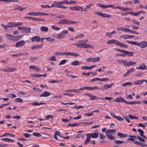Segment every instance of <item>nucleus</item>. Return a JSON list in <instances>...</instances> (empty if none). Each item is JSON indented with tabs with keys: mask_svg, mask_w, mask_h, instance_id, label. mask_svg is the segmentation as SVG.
Returning <instances> with one entry per match:
<instances>
[{
	"mask_svg": "<svg viewBox=\"0 0 147 147\" xmlns=\"http://www.w3.org/2000/svg\"><path fill=\"white\" fill-rule=\"evenodd\" d=\"M88 42V40H81L78 42V44H74V45H76L77 47L85 49L90 48L92 49L93 48V47L90 44H86Z\"/></svg>",
	"mask_w": 147,
	"mask_h": 147,
	"instance_id": "1",
	"label": "nucleus"
},
{
	"mask_svg": "<svg viewBox=\"0 0 147 147\" xmlns=\"http://www.w3.org/2000/svg\"><path fill=\"white\" fill-rule=\"evenodd\" d=\"M126 42L130 44L134 45L136 46H140L142 48H145L147 46V42L145 41H142L140 43L135 41H130L128 40H126Z\"/></svg>",
	"mask_w": 147,
	"mask_h": 147,
	"instance_id": "2",
	"label": "nucleus"
},
{
	"mask_svg": "<svg viewBox=\"0 0 147 147\" xmlns=\"http://www.w3.org/2000/svg\"><path fill=\"white\" fill-rule=\"evenodd\" d=\"M77 22L71 20H70L67 19H64L60 20L58 22L59 24L69 25L75 24H76Z\"/></svg>",
	"mask_w": 147,
	"mask_h": 147,
	"instance_id": "3",
	"label": "nucleus"
},
{
	"mask_svg": "<svg viewBox=\"0 0 147 147\" xmlns=\"http://www.w3.org/2000/svg\"><path fill=\"white\" fill-rule=\"evenodd\" d=\"M68 31L66 30H63L59 34H58L57 35H55V36L57 39H59L63 38L65 35L64 34H67L68 33Z\"/></svg>",
	"mask_w": 147,
	"mask_h": 147,
	"instance_id": "4",
	"label": "nucleus"
},
{
	"mask_svg": "<svg viewBox=\"0 0 147 147\" xmlns=\"http://www.w3.org/2000/svg\"><path fill=\"white\" fill-rule=\"evenodd\" d=\"M97 5L103 9H106L109 7H112L114 9H117V7H114V5H112L111 4H109L107 5H106L105 4H102L100 3H98L97 4Z\"/></svg>",
	"mask_w": 147,
	"mask_h": 147,
	"instance_id": "5",
	"label": "nucleus"
},
{
	"mask_svg": "<svg viewBox=\"0 0 147 147\" xmlns=\"http://www.w3.org/2000/svg\"><path fill=\"white\" fill-rule=\"evenodd\" d=\"M87 136L90 137L92 138H97L98 136V131L96 130L94 133H87L86 134Z\"/></svg>",
	"mask_w": 147,
	"mask_h": 147,
	"instance_id": "6",
	"label": "nucleus"
},
{
	"mask_svg": "<svg viewBox=\"0 0 147 147\" xmlns=\"http://www.w3.org/2000/svg\"><path fill=\"white\" fill-rule=\"evenodd\" d=\"M100 60V58L98 57H96L94 58L90 57L86 59V61L88 62H94L99 61Z\"/></svg>",
	"mask_w": 147,
	"mask_h": 147,
	"instance_id": "7",
	"label": "nucleus"
},
{
	"mask_svg": "<svg viewBox=\"0 0 147 147\" xmlns=\"http://www.w3.org/2000/svg\"><path fill=\"white\" fill-rule=\"evenodd\" d=\"M113 101L118 102H124L125 103L126 101L123 98L121 97H119L116 98L114 100H113Z\"/></svg>",
	"mask_w": 147,
	"mask_h": 147,
	"instance_id": "8",
	"label": "nucleus"
},
{
	"mask_svg": "<svg viewBox=\"0 0 147 147\" xmlns=\"http://www.w3.org/2000/svg\"><path fill=\"white\" fill-rule=\"evenodd\" d=\"M113 84L114 83H113L110 84H106L100 88L99 90H106L107 88H111Z\"/></svg>",
	"mask_w": 147,
	"mask_h": 147,
	"instance_id": "9",
	"label": "nucleus"
},
{
	"mask_svg": "<svg viewBox=\"0 0 147 147\" xmlns=\"http://www.w3.org/2000/svg\"><path fill=\"white\" fill-rule=\"evenodd\" d=\"M25 43V41L21 40L17 42L15 44V46L17 47H19L24 45Z\"/></svg>",
	"mask_w": 147,
	"mask_h": 147,
	"instance_id": "10",
	"label": "nucleus"
},
{
	"mask_svg": "<svg viewBox=\"0 0 147 147\" xmlns=\"http://www.w3.org/2000/svg\"><path fill=\"white\" fill-rule=\"evenodd\" d=\"M14 8V9H13V10H18L20 11H22L26 9V7H22L21 6L17 5L15 6Z\"/></svg>",
	"mask_w": 147,
	"mask_h": 147,
	"instance_id": "11",
	"label": "nucleus"
},
{
	"mask_svg": "<svg viewBox=\"0 0 147 147\" xmlns=\"http://www.w3.org/2000/svg\"><path fill=\"white\" fill-rule=\"evenodd\" d=\"M136 68L138 70H146V66L144 63H142L139 67H136Z\"/></svg>",
	"mask_w": 147,
	"mask_h": 147,
	"instance_id": "12",
	"label": "nucleus"
},
{
	"mask_svg": "<svg viewBox=\"0 0 147 147\" xmlns=\"http://www.w3.org/2000/svg\"><path fill=\"white\" fill-rule=\"evenodd\" d=\"M135 70V69L134 68H132L127 70L126 73L123 75V77H125L127 76L129 74L133 72Z\"/></svg>",
	"mask_w": 147,
	"mask_h": 147,
	"instance_id": "13",
	"label": "nucleus"
},
{
	"mask_svg": "<svg viewBox=\"0 0 147 147\" xmlns=\"http://www.w3.org/2000/svg\"><path fill=\"white\" fill-rule=\"evenodd\" d=\"M40 38L38 36H36L32 37L31 38L32 42L36 41L39 42L40 41Z\"/></svg>",
	"mask_w": 147,
	"mask_h": 147,
	"instance_id": "14",
	"label": "nucleus"
},
{
	"mask_svg": "<svg viewBox=\"0 0 147 147\" xmlns=\"http://www.w3.org/2000/svg\"><path fill=\"white\" fill-rule=\"evenodd\" d=\"M55 133L54 135V139L56 140H57L58 139L57 138V137L56 136V135H58L59 137L62 138L63 136H61V133L59 132V131L58 130H56L55 131Z\"/></svg>",
	"mask_w": 147,
	"mask_h": 147,
	"instance_id": "15",
	"label": "nucleus"
},
{
	"mask_svg": "<svg viewBox=\"0 0 147 147\" xmlns=\"http://www.w3.org/2000/svg\"><path fill=\"white\" fill-rule=\"evenodd\" d=\"M134 36L129 35H123L120 36V37L125 39H128L134 37Z\"/></svg>",
	"mask_w": 147,
	"mask_h": 147,
	"instance_id": "16",
	"label": "nucleus"
},
{
	"mask_svg": "<svg viewBox=\"0 0 147 147\" xmlns=\"http://www.w3.org/2000/svg\"><path fill=\"white\" fill-rule=\"evenodd\" d=\"M3 71L6 72H10L16 71V68H13L10 67H8L5 69H2Z\"/></svg>",
	"mask_w": 147,
	"mask_h": 147,
	"instance_id": "17",
	"label": "nucleus"
},
{
	"mask_svg": "<svg viewBox=\"0 0 147 147\" xmlns=\"http://www.w3.org/2000/svg\"><path fill=\"white\" fill-rule=\"evenodd\" d=\"M117 8L118 9L124 11L132 10V9L130 7H126L125 8H124L122 7L118 6Z\"/></svg>",
	"mask_w": 147,
	"mask_h": 147,
	"instance_id": "18",
	"label": "nucleus"
},
{
	"mask_svg": "<svg viewBox=\"0 0 147 147\" xmlns=\"http://www.w3.org/2000/svg\"><path fill=\"white\" fill-rule=\"evenodd\" d=\"M123 54H125V55H127L128 57H129V56H133L134 53L133 52L124 50Z\"/></svg>",
	"mask_w": 147,
	"mask_h": 147,
	"instance_id": "19",
	"label": "nucleus"
},
{
	"mask_svg": "<svg viewBox=\"0 0 147 147\" xmlns=\"http://www.w3.org/2000/svg\"><path fill=\"white\" fill-rule=\"evenodd\" d=\"M51 95V93L47 91H45L42 94H41L40 96V97H47Z\"/></svg>",
	"mask_w": 147,
	"mask_h": 147,
	"instance_id": "20",
	"label": "nucleus"
},
{
	"mask_svg": "<svg viewBox=\"0 0 147 147\" xmlns=\"http://www.w3.org/2000/svg\"><path fill=\"white\" fill-rule=\"evenodd\" d=\"M118 41V40H117L115 39H113L112 40H109L107 42V44H114L117 45Z\"/></svg>",
	"mask_w": 147,
	"mask_h": 147,
	"instance_id": "21",
	"label": "nucleus"
},
{
	"mask_svg": "<svg viewBox=\"0 0 147 147\" xmlns=\"http://www.w3.org/2000/svg\"><path fill=\"white\" fill-rule=\"evenodd\" d=\"M96 67V65H92L90 66H83L81 67V69H84L91 70L92 68Z\"/></svg>",
	"mask_w": 147,
	"mask_h": 147,
	"instance_id": "22",
	"label": "nucleus"
},
{
	"mask_svg": "<svg viewBox=\"0 0 147 147\" xmlns=\"http://www.w3.org/2000/svg\"><path fill=\"white\" fill-rule=\"evenodd\" d=\"M116 131V130L113 129H108L105 132L106 135H111L112 133Z\"/></svg>",
	"mask_w": 147,
	"mask_h": 147,
	"instance_id": "23",
	"label": "nucleus"
},
{
	"mask_svg": "<svg viewBox=\"0 0 147 147\" xmlns=\"http://www.w3.org/2000/svg\"><path fill=\"white\" fill-rule=\"evenodd\" d=\"M138 131L140 133V134L141 136L143 138H144L146 139H147L146 136L143 135V134L144 133V132L141 129H138Z\"/></svg>",
	"mask_w": 147,
	"mask_h": 147,
	"instance_id": "24",
	"label": "nucleus"
},
{
	"mask_svg": "<svg viewBox=\"0 0 147 147\" xmlns=\"http://www.w3.org/2000/svg\"><path fill=\"white\" fill-rule=\"evenodd\" d=\"M117 45L120 46L122 47H125L127 48V46L123 43L119 41H118Z\"/></svg>",
	"mask_w": 147,
	"mask_h": 147,
	"instance_id": "25",
	"label": "nucleus"
},
{
	"mask_svg": "<svg viewBox=\"0 0 147 147\" xmlns=\"http://www.w3.org/2000/svg\"><path fill=\"white\" fill-rule=\"evenodd\" d=\"M29 68L30 69H33L37 71H40V68L36 66L35 65H31L30 66Z\"/></svg>",
	"mask_w": 147,
	"mask_h": 147,
	"instance_id": "26",
	"label": "nucleus"
},
{
	"mask_svg": "<svg viewBox=\"0 0 147 147\" xmlns=\"http://www.w3.org/2000/svg\"><path fill=\"white\" fill-rule=\"evenodd\" d=\"M23 36V35H19L17 36H14L13 40L15 41H17L20 40Z\"/></svg>",
	"mask_w": 147,
	"mask_h": 147,
	"instance_id": "27",
	"label": "nucleus"
},
{
	"mask_svg": "<svg viewBox=\"0 0 147 147\" xmlns=\"http://www.w3.org/2000/svg\"><path fill=\"white\" fill-rule=\"evenodd\" d=\"M40 30L42 32H47L48 31V28L45 26H42L40 28Z\"/></svg>",
	"mask_w": 147,
	"mask_h": 147,
	"instance_id": "28",
	"label": "nucleus"
},
{
	"mask_svg": "<svg viewBox=\"0 0 147 147\" xmlns=\"http://www.w3.org/2000/svg\"><path fill=\"white\" fill-rule=\"evenodd\" d=\"M134 143L137 145L140 146L142 147H144L145 146H147V145L146 144L144 143L140 142L139 141H138L134 142Z\"/></svg>",
	"mask_w": 147,
	"mask_h": 147,
	"instance_id": "29",
	"label": "nucleus"
},
{
	"mask_svg": "<svg viewBox=\"0 0 147 147\" xmlns=\"http://www.w3.org/2000/svg\"><path fill=\"white\" fill-rule=\"evenodd\" d=\"M5 36L7 39H8L12 40H13L14 36L11 35L9 34H6L5 35Z\"/></svg>",
	"mask_w": 147,
	"mask_h": 147,
	"instance_id": "30",
	"label": "nucleus"
},
{
	"mask_svg": "<svg viewBox=\"0 0 147 147\" xmlns=\"http://www.w3.org/2000/svg\"><path fill=\"white\" fill-rule=\"evenodd\" d=\"M42 46L43 44H42L40 45L34 46L31 48V49H41L42 48Z\"/></svg>",
	"mask_w": 147,
	"mask_h": 147,
	"instance_id": "31",
	"label": "nucleus"
},
{
	"mask_svg": "<svg viewBox=\"0 0 147 147\" xmlns=\"http://www.w3.org/2000/svg\"><path fill=\"white\" fill-rule=\"evenodd\" d=\"M31 29L30 28H26L25 27L23 30V33H29L31 31Z\"/></svg>",
	"mask_w": 147,
	"mask_h": 147,
	"instance_id": "32",
	"label": "nucleus"
},
{
	"mask_svg": "<svg viewBox=\"0 0 147 147\" xmlns=\"http://www.w3.org/2000/svg\"><path fill=\"white\" fill-rule=\"evenodd\" d=\"M117 135L121 138L126 137L127 136V135L125 134H122L118 132L117 133Z\"/></svg>",
	"mask_w": 147,
	"mask_h": 147,
	"instance_id": "33",
	"label": "nucleus"
},
{
	"mask_svg": "<svg viewBox=\"0 0 147 147\" xmlns=\"http://www.w3.org/2000/svg\"><path fill=\"white\" fill-rule=\"evenodd\" d=\"M7 27L8 28H13L15 27V22H11L8 23Z\"/></svg>",
	"mask_w": 147,
	"mask_h": 147,
	"instance_id": "34",
	"label": "nucleus"
},
{
	"mask_svg": "<svg viewBox=\"0 0 147 147\" xmlns=\"http://www.w3.org/2000/svg\"><path fill=\"white\" fill-rule=\"evenodd\" d=\"M1 140H2L9 142H13L14 141L13 140L7 138H2Z\"/></svg>",
	"mask_w": 147,
	"mask_h": 147,
	"instance_id": "35",
	"label": "nucleus"
},
{
	"mask_svg": "<svg viewBox=\"0 0 147 147\" xmlns=\"http://www.w3.org/2000/svg\"><path fill=\"white\" fill-rule=\"evenodd\" d=\"M117 61L119 63L126 66L127 61L125 60H118Z\"/></svg>",
	"mask_w": 147,
	"mask_h": 147,
	"instance_id": "36",
	"label": "nucleus"
},
{
	"mask_svg": "<svg viewBox=\"0 0 147 147\" xmlns=\"http://www.w3.org/2000/svg\"><path fill=\"white\" fill-rule=\"evenodd\" d=\"M143 83V79L141 80H137L134 81L133 84H134L140 85Z\"/></svg>",
	"mask_w": 147,
	"mask_h": 147,
	"instance_id": "37",
	"label": "nucleus"
},
{
	"mask_svg": "<svg viewBox=\"0 0 147 147\" xmlns=\"http://www.w3.org/2000/svg\"><path fill=\"white\" fill-rule=\"evenodd\" d=\"M80 63H81L80 62H79L77 60L73 61L71 63V64L73 65H78Z\"/></svg>",
	"mask_w": 147,
	"mask_h": 147,
	"instance_id": "38",
	"label": "nucleus"
},
{
	"mask_svg": "<svg viewBox=\"0 0 147 147\" xmlns=\"http://www.w3.org/2000/svg\"><path fill=\"white\" fill-rule=\"evenodd\" d=\"M95 14H97V15H98V16H101L103 17H105L106 13H101V12H96L95 13Z\"/></svg>",
	"mask_w": 147,
	"mask_h": 147,
	"instance_id": "39",
	"label": "nucleus"
},
{
	"mask_svg": "<svg viewBox=\"0 0 147 147\" xmlns=\"http://www.w3.org/2000/svg\"><path fill=\"white\" fill-rule=\"evenodd\" d=\"M89 97H90L91 100L92 101L94 100L95 99H98V97L96 96L93 95L91 94H90Z\"/></svg>",
	"mask_w": 147,
	"mask_h": 147,
	"instance_id": "40",
	"label": "nucleus"
},
{
	"mask_svg": "<svg viewBox=\"0 0 147 147\" xmlns=\"http://www.w3.org/2000/svg\"><path fill=\"white\" fill-rule=\"evenodd\" d=\"M28 14L30 16H38V12H31L28 13Z\"/></svg>",
	"mask_w": 147,
	"mask_h": 147,
	"instance_id": "41",
	"label": "nucleus"
},
{
	"mask_svg": "<svg viewBox=\"0 0 147 147\" xmlns=\"http://www.w3.org/2000/svg\"><path fill=\"white\" fill-rule=\"evenodd\" d=\"M114 143L116 145H119L123 143L124 141L119 140H116L114 141Z\"/></svg>",
	"mask_w": 147,
	"mask_h": 147,
	"instance_id": "42",
	"label": "nucleus"
},
{
	"mask_svg": "<svg viewBox=\"0 0 147 147\" xmlns=\"http://www.w3.org/2000/svg\"><path fill=\"white\" fill-rule=\"evenodd\" d=\"M108 139L111 140H113L115 139V137L111 135H106Z\"/></svg>",
	"mask_w": 147,
	"mask_h": 147,
	"instance_id": "43",
	"label": "nucleus"
},
{
	"mask_svg": "<svg viewBox=\"0 0 147 147\" xmlns=\"http://www.w3.org/2000/svg\"><path fill=\"white\" fill-rule=\"evenodd\" d=\"M136 62L133 61H127L126 66H129L130 65H135L136 64Z\"/></svg>",
	"mask_w": 147,
	"mask_h": 147,
	"instance_id": "44",
	"label": "nucleus"
},
{
	"mask_svg": "<svg viewBox=\"0 0 147 147\" xmlns=\"http://www.w3.org/2000/svg\"><path fill=\"white\" fill-rule=\"evenodd\" d=\"M68 55H71V56L77 57L79 56V55L76 53H74L71 52H69Z\"/></svg>",
	"mask_w": 147,
	"mask_h": 147,
	"instance_id": "45",
	"label": "nucleus"
},
{
	"mask_svg": "<svg viewBox=\"0 0 147 147\" xmlns=\"http://www.w3.org/2000/svg\"><path fill=\"white\" fill-rule=\"evenodd\" d=\"M90 137L87 136L86 138V140L84 143V144L85 145L87 144L88 142H89L90 141Z\"/></svg>",
	"mask_w": 147,
	"mask_h": 147,
	"instance_id": "46",
	"label": "nucleus"
},
{
	"mask_svg": "<svg viewBox=\"0 0 147 147\" xmlns=\"http://www.w3.org/2000/svg\"><path fill=\"white\" fill-rule=\"evenodd\" d=\"M14 101L15 102H22L23 101V100L20 98H17L15 99L14 100Z\"/></svg>",
	"mask_w": 147,
	"mask_h": 147,
	"instance_id": "47",
	"label": "nucleus"
},
{
	"mask_svg": "<svg viewBox=\"0 0 147 147\" xmlns=\"http://www.w3.org/2000/svg\"><path fill=\"white\" fill-rule=\"evenodd\" d=\"M7 96L9 97L12 98H14L16 97V95L14 94H8Z\"/></svg>",
	"mask_w": 147,
	"mask_h": 147,
	"instance_id": "48",
	"label": "nucleus"
},
{
	"mask_svg": "<svg viewBox=\"0 0 147 147\" xmlns=\"http://www.w3.org/2000/svg\"><path fill=\"white\" fill-rule=\"evenodd\" d=\"M132 83L131 82H126L122 84L123 87H125L127 85H131L132 84Z\"/></svg>",
	"mask_w": 147,
	"mask_h": 147,
	"instance_id": "49",
	"label": "nucleus"
},
{
	"mask_svg": "<svg viewBox=\"0 0 147 147\" xmlns=\"http://www.w3.org/2000/svg\"><path fill=\"white\" fill-rule=\"evenodd\" d=\"M128 14H130L131 15H132L133 16H137L139 15L138 12H134L133 11L129 12V13H128Z\"/></svg>",
	"mask_w": 147,
	"mask_h": 147,
	"instance_id": "50",
	"label": "nucleus"
},
{
	"mask_svg": "<svg viewBox=\"0 0 147 147\" xmlns=\"http://www.w3.org/2000/svg\"><path fill=\"white\" fill-rule=\"evenodd\" d=\"M45 39H46L47 40L51 42H53L55 40L54 38H52L49 37L45 38Z\"/></svg>",
	"mask_w": 147,
	"mask_h": 147,
	"instance_id": "51",
	"label": "nucleus"
},
{
	"mask_svg": "<svg viewBox=\"0 0 147 147\" xmlns=\"http://www.w3.org/2000/svg\"><path fill=\"white\" fill-rule=\"evenodd\" d=\"M84 137V135L82 134H79L75 136V138L77 139L82 138Z\"/></svg>",
	"mask_w": 147,
	"mask_h": 147,
	"instance_id": "52",
	"label": "nucleus"
},
{
	"mask_svg": "<svg viewBox=\"0 0 147 147\" xmlns=\"http://www.w3.org/2000/svg\"><path fill=\"white\" fill-rule=\"evenodd\" d=\"M128 116L129 117L132 119H138V118L136 116L132 115L130 114H129Z\"/></svg>",
	"mask_w": 147,
	"mask_h": 147,
	"instance_id": "53",
	"label": "nucleus"
},
{
	"mask_svg": "<svg viewBox=\"0 0 147 147\" xmlns=\"http://www.w3.org/2000/svg\"><path fill=\"white\" fill-rule=\"evenodd\" d=\"M84 34H80L76 35L75 38L76 39L79 38L80 37L82 38L84 36Z\"/></svg>",
	"mask_w": 147,
	"mask_h": 147,
	"instance_id": "54",
	"label": "nucleus"
},
{
	"mask_svg": "<svg viewBox=\"0 0 147 147\" xmlns=\"http://www.w3.org/2000/svg\"><path fill=\"white\" fill-rule=\"evenodd\" d=\"M61 105H66L67 104L72 105H75L76 104L75 103L72 102H66V103H63V102H61Z\"/></svg>",
	"mask_w": 147,
	"mask_h": 147,
	"instance_id": "55",
	"label": "nucleus"
},
{
	"mask_svg": "<svg viewBox=\"0 0 147 147\" xmlns=\"http://www.w3.org/2000/svg\"><path fill=\"white\" fill-rule=\"evenodd\" d=\"M78 6H76L75 7H70L69 8L71 10H74V11H77L78 10H79L78 9Z\"/></svg>",
	"mask_w": 147,
	"mask_h": 147,
	"instance_id": "56",
	"label": "nucleus"
},
{
	"mask_svg": "<svg viewBox=\"0 0 147 147\" xmlns=\"http://www.w3.org/2000/svg\"><path fill=\"white\" fill-rule=\"evenodd\" d=\"M49 15V13H46L42 12H38V16H48Z\"/></svg>",
	"mask_w": 147,
	"mask_h": 147,
	"instance_id": "57",
	"label": "nucleus"
},
{
	"mask_svg": "<svg viewBox=\"0 0 147 147\" xmlns=\"http://www.w3.org/2000/svg\"><path fill=\"white\" fill-rule=\"evenodd\" d=\"M62 80H50L48 81V82L49 83H55L56 82H59L60 81L62 82Z\"/></svg>",
	"mask_w": 147,
	"mask_h": 147,
	"instance_id": "58",
	"label": "nucleus"
},
{
	"mask_svg": "<svg viewBox=\"0 0 147 147\" xmlns=\"http://www.w3.org/2000/svg\"><path fill=\"white\" fill-rule=\"evenodd\" d=\"M67 61L66 59H63L60 62L59 64V65H61L65 64Z\"/></svg>",
	"mask_w": 147,
	"mask_h": 147,
	"instance_id": "59",
	"label": "nucleus"
},
{
	"mask_svg": "<svg viewBox=\"0 0 147 147\" xmlns=\"http://www.w3.org/2000/svg\"><path fill=\"white\" fill-rule=\"evenodd\" d=\"M51 27L52 29H53L55 30H59L60 29L59 28L57 27L54 25H52L51 26Z\"/></svg>",
	"mask_w": 147,
	"mask_h": 147,
	"instance_id": "60",
	"label": "nucleus"
},
{
	"mask_svg": "<svg viewBox=\"0 0 147 147\" xmlns=\"http://www.w3.org/2000/svg\"><path fill=\"white\" fill-rule=\"evenodd\" d=\"M48 60L49 61H56V59L54 56H52L49 57Z\"/></svg>",
	"mask_w": 147,
	"mask_h": 147,
	"instance_id": "61",
	"label": "nucleus"
},
{
	"mask_svg": "<svg viewBox=\"0 0 147 147\" xmlns=\"http://www.w3.org/2000/svg\"><path fill=\"white\" fill-rule=\"evenodd\" d=\"M54 3L55 4V7L57 8H60V4H61L59 2H55Z\"/></svg>",
	"mask_w": 147,
	"mask_h": 147,
	"instance_id": "62",
	"label": "nucleus"
},
{
	"mask_svg": "<svg viewBox=\"0 0 147 147\" xmlns=\"http://www.w3.org/2000/svg\"><path fill=\"white\" fill-rule=\"evenodd\" d=\"M93 113L92 112L90 113H84V116H87L88 117H90L93 115Z\"/></svg>",
	"mask_w": 147,
	"mask_h": 147,
	"instance_id": "63",
	"label": "nucleus"
},
{
	"mask_svg": "<svg viewBox=\"0 0 147 147\" xmlns=\"http://www.w3.org/2000/svg\"><path fill=\"white\" fill-rule=\"evenodd\" d=\"M32 135L34 136L38 137H40L41 135L40 134L37 132L33 133Z\"/></svg>",
	"mask_w": 147,
	"mask_h": 147,
	"instance_id": "64",
	"label": "nucleus"
}]
</instances>
